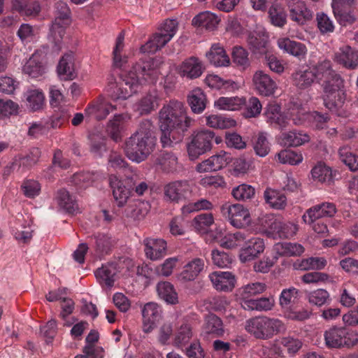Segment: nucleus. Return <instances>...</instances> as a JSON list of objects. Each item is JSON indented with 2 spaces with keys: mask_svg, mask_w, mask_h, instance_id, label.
I'll return each mask as SVG.
<instances>
[{
  "mask_svg": "<svg viewBox=\"0 0 358 358\" xmlns=\"http://www.w3.org/2000/svg\"><path fill=\"white\" fill-rule=\"evenodd\" d=\"M193 120L187 115L182 102L171 100L159 112V127L162 131L161 143L163 147L169 146L173 140L179 142L190 127Z\"/></svg>",
  "mask_w": 358,
  "mask_h": 358,
  "instance_id": "obj_1",
  "label": "nucleus"
},
{
  "mask_svg": "<svg viewBox=\"0 0 358 358\" xmlns=\"http://www.w3.org/2000/svg\"><path fill=\"white\" fill-rule=\"evenodd\" d=\"M155 127L149 120L140 122L136 131L124 141V151L129 159L136 163L145 161L155 149Z\"/></svg>",
  "mask_w": 358,
  "mask_h": 358,
  "instance_id": "obj_2",
  "label": "nucleus"
},
{
  "mask_svg": "<svg viewBox=\"0 0 358 358\" xmlns=\"http://www.w3.org/2000/svg\"><path fill=\"white\" fill-rule=\"evenodd\" d=\"M159 62L150 59L142 65L136 64L128 71L121 75L122 81L130 88L143 87L152 83L158 74Z\"/></svg>",
  "mask_w": 358,
  "mask_h": 358,
  "instance_id": "obj_3",
  "label": "nucleus"
},
{
  "mask_svg": "<svg viewBox=\"0 0 358 358\" xmlns=\"http://www.w3.org/2000/svg\"><path fill=\"white\" fill-rule=\"evenodd\" d=\"M245 329L257 339L268 340L275 335L284 333L286 326L279 319L259 316L247 320Z\"/></svg>",
  "mask_w": 358,
  "mask_h": 358,
  "instance_id": "obj_4",
  "label": "nucleus"
},
{
  "mask_svg": "<svg viewBox=\"0 0 358 358\" xmlns=\"http://www.w3.org/2000/svg\"><path fill=\"white\" fill-rule=\"evenodd\" d=\"M124 173V178L122 180H118L114 176H110L109 178L113 195L119 207L123 206L127 203L136 184L140 181L138 174L131 167L127 168Z\"/></svg>",
  "mask_w": 358,
  "mask_h": 358,
  "instance_id": "obj_5",
  "label": "nucleus"
},
{
  "mask_svg": "<svg viewBox=\"0 0 358 358\" xmlns=\"http://www.w3.org/2000/svg\"><path fill=\"white\" fill-rule=\"evenodd\" d=\"M70 10L66 2L59 1L56 3L55 19L49 35V40L55 43L57 49L66 33V27L70 24Z\"/></svg>",
  "mask_w": 358,
  "mask_h": 358,
  "instance_id": "obj_6",
  "label": "nucleus"
},
{
  "mask_svg": "<svg viewBox=\"0 0 358 358\" xmlns=\"http://www.w3.org/2000/svg\"><path fill=\"white\" fill-rule=\"evenodd\" d=\"M217 144L222 142V138L215 136V133L210 130H202L194 135L188 144L187 152L191 160H194L200 155L212 149L213 141Z\"/></svg>",
  "mask_w": 358,
  "mask_h": 358,
  "instance_id": "obj_7",
  "label": "nucleus"
},
{
  "mask_svg": "<svg viewBox=\"0 0 358 358\" xmlns=\"http://www.w3.org/2000/svg\"><path fill=\"white\" fill-rule=\"evenodd\" d=\"M324 339L329 348H350L358 343V334L345 327H333L325 331Z\"/></svg>",
  "mask_w": 358,
  "mask_h": 358,
  "instance_id": "obj_8",
  "label": "nucleus"
},
{
  "mask_svg": "<svg viewBox=\"0 0 358 358\" xmlns=\"http://www.w3.org/2000/svg\"><path fill=\"white\" fill-rule=\"evenodd\" d=\"M221 212L230 223L236 228L248 227L251 222L248 210L239 203H225L221 207Z\"/></svg>",
  "mask_w": 358,
  "mask_h": 358,
  "instance_id": "obj_9",
  "label": "nucleus"
},
{
  "mask_svg": "<svg viewBox=\"0 0 358 358\" xmlns=\"http://www.w3.org/2000/svg\"><path fill=\"white\" fill-rule=\"evenodd\" d=\"M322 71L320 63L315 66L301 69L294 74V83L296 87L301 89L315 87L317 83H321Z\"/></svg>",
  "mask_w": 358,
  "mask_h": 358,
  "instance_id": "obj_10",
  "label": "nucleus"
},
{
  "mask_svg": "<svg viewBox=\"0 0 358 358\" xmlns=\"http://www.w3.org/2000/svg\"><path fill=\"white\" fill-rule=\"evenodd\" d=\"M24 74L31 78L43 76L46 71V53L44 50H36L22 67Z\"/></svg>",
  "mask_w": 358,
  "mask_h": 358,
  "instance_id": "obj_11",
  "label": "nucleus"
},
{
  "mask_svg": "<svg viewBox=\"0 0 358 358\" xmlns=\"http://www.w3.org/2000/svg\"><path fill=\"white\" fill-rule=\"evenodd\" d=\"M189 193L190 187L187 180L171 182L164 187L166 200L173 203H179L185 200Z\"/></svg>",
  "mask_w": 358,
  "mask_h": 358,
  "instance_id": "obj_12",
  "label": "nucleus"
},
{
  "mask_svg": "<svg viewBox=\"0 0 358 358\" xmlns=\"http://www.w3.org/2000/svg\"><path fill=\"white\" fill-rule=\"evenodd\" d=\"M322 96L324 106L330 110L335 112L338 116L346 117L348 112L342 107L346 99L344 91H324Z\"/></svg>",
  "mask_w": 358,
  "mask_h": 358,
  "instance_id": "obj_13",
  "label": "nucleus"
},
{
  "mask_svg": "<svg viewBox=\"0 0 358 358\" xmlns=\"http://www.w3.org/2000/svg\"><path fill=\"white\" fill-rule=\"evenodd\" d=\"M288 7L291 20L298 24H305L313 17V12L303 1L291 0L289 2Z\"/></svg>",
  "mask_w": 358,
  "mask_h": 358,
  "instance_id": "obj_14",
  "label": "nucleus"
},
{
  "mask_svg": "<svg viewBox=\"0 0 358 358\" xmlns=\"http://www.w3.org/2000/svg\"><path fill=\"white\" fill-rule=\"evenodd\" d=\"M320 67H322L321 85L324 90H341L345 87L344 81L341 77L336 74L331 69V63L329 60L320 62Z\"/></svg>",
  "mask_w": 358,
  "mask_h": 358,
  "instance_id": "obj_15",
  "label": "nucleus"
},
{
  "mask_svg": "<svg viewBox=\"0 0 358 358\" xmlns=\"http://www.w3.org/2000/svg\"><path fill=\"white\" fill-rule=\"evenodd\" d=\"M143 245L146 257L152 261L162 259L166 253V242L164 239L146 238Z\"/></svg>",
  "mask_w": 358,
  "mask_h": 358,
  "instance_id": "obj_16",
  "label": "nucleus"
},
{
  "mask_svg": "<svg viewBox=\"0 0 358 358\" xmlns=\"http://www.w3.org/2000/svg\"><path fill=\"white\" fill-rule=\"evenodd\" d=\"M57 73L59 78L62 80H73L76 77L73 52L66 53L61 58L57 67Z\"/></svg>",
  "mask_w": 358,
  "mask_h": 358,
  "instance_id": "obj_17",
  "label": "nucleus"
},
{
  "mask_svg": "<svg viewBox=\"0 0 358 358\" xmlns=\"http://www.w3.org/2000/svg\"><path fill=\"white\" fill-rule=\"evenodd\" d=\"M264 250V243L260 238H252L247 243L245 248L241 249L239 258L241 262L253 260Z\"/></svg>",
  "mask_w": 358,
  "mask_h": 358,
  "instance_id": "obj_18",
  "label": "nucleus"
},
{
  "mask_svg": "<svg viewBox=\"0 0 358 358\" xmlns=\"http://www.w3.org/2000/svg\"><path fill=\"white\" fill-rule=\"evenodd\" d=\"M336 212V209L334 203H323L308 209L302 218L305 222H312L313 219H323L324 217H332Z\"/></svg>",
  "mask_w": 358,
  "mask_h": 358,
  "instance_id": "obj_19",
  "label": "nucleus"
},
{
  "mask_svg": "<svg viewBox=\"0 0 358 358\" xmlns=\"http://www.w3.org/2000/svg\"><path fill=\"white\" fill-rule=\"evenodd\" d=\"M277 44L278 48L284 52L299 59L304 58L308 52L304 44L292 41L289 38L283 37L278 38Z\"/></svg>",
  "mask_w": 358,
  "mask_h": 358,
  "instance_id": "obj_20",
  "label": "nucleus"
},
{
  "mask_svg": "<svg viewBox=\"0 0 358 358\" xmlns=\"http://www.w3.org/2000/svg\"><path fill=\"white\" fill-rule=\"evenodd\" d=\"M209 278L217 290L229 292L235 286V276L230 272L215 271Z\"/></svg>",
  "mask_w": 358,
  "mask_h": 358,
  "instance_id": "obj_21",
  "label": "nucleus"
},
{
  "mask_svg": "<svg viewBox=\"0 0 358 358\" xmlns=\"http://www.w3.org/2000/svg\"><path fill=\"white\" fill-rule=\"evenodd\" d=\"M334 61L345 68L355 69L358 66V52L350 46H343L335 53Z\"/></svg>",
  "mask_w": 358,
  "mask_h": 358,
  "instance_id": "obj_22",
  "label": "nucleus"
},
{
  "mask_svg": "<svg viewBox=\"0 0 358 358\" xmlns=\"http://www.w3.org/2000/svg\"><path fill=\"white\" fill-rule=\"evenodd\" d=\"M240 304L245 310L268 311L273 308L275 300L273 296H270L268 297L241 300Z\"/></svg>",
  "mask_w": 358,
  "mask_h": 358,
  "instance_id": "obj_23",
  "label": "nucleus"
},
{
  "mask_svg": "<svg viewBox=\"0 0 358 358\" xmlns=\"http://www.w3.org/2000/svg\"><path fill=\"white\" fill-rule=\"evenodd\" d=\"M208 60L217 67L228 66L230 64V59L224 48L219 44H213L210 50L206 52Z\"/></svg>",
  "mask_w": 358,
  "mask_h": 358,
  "instance_id": "obj_24",
  "label": "nucleus"
},
{
  "mask_svg": "<svg viewBox=\"0 0 358 358\" xmlns=\"http://www.w3.org/2000/svg\"><path fill=\"white\" fill-rule=\"evenodd\" d=\"M204 83L206 85L213 90L224 89H239L243 87V82H236L231 80H224L215 74L206 76Z\"/></svg>",
  "mask_w": 358,
  "mask_h": 358,
  "instance_id": "obj_25",
  "label": "nucleus"
},
{
  "mask_svg": "<svg viewBox=\"0 0 358 358\" xmlns=\"http://www.w3.org/2000/svg\"><path fill=\"white\" fill-rule=\"evenodd\" d=\"M224 328L222 320L214 314H210L206 317L203 335L205 338L209 336L220 337L224 334Z\"/></svg>",
  "mask_w": 358,
  "mask_h": 358,
  "instance_id": "obj_26",
  "label": "nucleus"
},
{
  "mask_svg": "<svg viewBox=\"0 0 358 358\" xmlns=\"http://www.w3.org/2000/svg\"><path fill=\"white\" fill-rule=\"evenodd\" d=\"M114 109L111 104L108 105L104 101V98L99 96L96 101L92 102L85 109V113L89 115H94L95 118L98 120H103L110 113V108Z\"/></svg>",
  "mask_w": 358,
  "mask_h": 358,
  "instance_id": "obj_27",
  "label": "nucleus"
},
{
  "mask_svg": "<svg viewBox=\"0 0 358 358\" xmlns=\"http://www.w3.org/2000/svg\"><path fill=\"white\" fill-rule=\"evenodd\" d=\"M203 260L195 258L187 263L180 273L178 279L183 282L194 280L203 269Z\"/></svg>",
  "mask_w": 358,
  "mask_h": 358,
  "instance_id": "obj_28",
  "label": "nucleus"
},
{
  "mask_svg": "<svg viewBox=\"0 0 358 358\" xmlns=\"http://www.w3.org/2000/svg\"><path fill=\"white\" fill-rule=\"evenodd\" d=\"M157 91H149L138 101V110L141 115H148L159 106Z\"/></svg>",
  "mask_w": 358,
  "mask_h": 358,
  "instance_id": "obj_29",
  "label": "nucleus"
},
{
  "mask_svg": "<svg viewBox=\"0 0 358 358\" xmlns=\"http://www.w3.org/2000/svg\"><path fill=\"white\" fill-rule=\"evenodd\" d=\"M220 21L219 17L215 14L210 11H204L193 18L192 24L195 27L212 31L217 28Z\"/></svg>",
  "mask_w": 358,
  "mask_h": 358,
  "instance_id": "obj_30",
  "label": "nucleus"
},
{
  "mask_svg": "<svg viewBox=\"0 0 358 358\" xmlns=\"http://www.w3.org/2000/svg\"><path fill=\"white\" fill-rule=\"evenodd\" d=\"M150 209V206L148 201L137 200L125 208L124 213L127 217L141 220L146 216Z\"/></svg>",
  "mask_w": 358,
  "mask_h": 358,
  "instance_id": "obj_31",
  "label": "nucleus"
},
{
  "mask_svg": "<svg viewBox=\"0 0 358 358\" xmlns=\"http://www.w3.org/2000/svg\"><path fill=\"white\" fill-rule=\"evenodd\" d=\"M171 38L170 36L161 34L159 31L154 34L152 38L141 47L143 53L152 54L163 48Z\"/></svg>",
  "mask_w": 358,
  "mask_h": 358,
  "instance_id": "obj_32",
  "label": "nucleus"
},
{
  "mask_svg": "<svg viewBox=\"0 0 358 358\" xmlns=\"http://www.w3.org/2000/svg\"><path fill=\"white\" fill-rule=\"evenodd\" d=\"M203 66L201 62L195 57L185 60L180 67V72L182 76L194 78L200 76L203 72Z\"/></svg>",
  "mask_w": 358,
  "mask_h": 358,
  "instance_id": "obj_33",
  "label": "nucleus"
},
{
  "mask_svg": "<svg viewBox=\"0 0 358 358\" xmlns=\"http://www.w3.org/2000/svg\"><path fill=\"white\" fill-rule=\"evenodd\" d=\"M59 207L66 212L73 214L78 210V205L73 195L65 189H60L56 196Z\"/></svg>",
  "mask_w": 358,
  "mask_h": 358,
  "instance_id": "obj_34",
  "label": "nucleus"
},
{
  "mask_svg": "<svg viewBox=\"0 0 358 358\" xmlns=\"http://www.w3.org/2000/svg\"><path fill=\"white\" fill-rule=\"evenodd\" d=\"M117 272V264L112 262L98 268L95 272V275L100 283L103 282L106 286L111 287L113 286L115 282L114 277Z\"/></svg>",
  "mask_w": 358,
  "mask_h": 358,
  "instance_id": "obj_35",
  "label": "nucleus"
},
{
  "mask_svg": "<svg viewBox=\"0 0 358 358\" xmlns=\"http://www.w3.org/2000/svg\"><path fill=\"white\" fill-rule=\"evenodd\" d=\"M206 95L202 91H193L187 96V102L194 114L201 113L207 104Z\"/></svg>",
  "mask_w": 358,
  "mask_h": 358,
  "instance_id": "obj_36",
  "label": "nucleus"
},
{
  "mask_svg": "<svg viewBox=\"0 0 358 358\" xmlns=\"http://www.w3.org/2000/svg\"><path fill=\"white\" fill-rule=\"evenodd\" d=\"M41 151L37 148H33L26 155L15 157L18 162V169L26 171L36 165L41 157Z\"/></svg>",
  "mask_w": 358,
  "mask_h": 358,
  "instance_id": "obj_37",
  "label": "nucleus"
},
{
  "mask_svg": "<svg viewBox=\"0 0 358 358\" xmlns=\"http://www.w3.org/2000/svg\"><path fill=\"white\" fill-rule=\"evenodd\" d=\"M252 85L256 90H275L278 87L275 81L262 71L254 73Z\"/></svg>",
  "mask_w": 358,
  "mask_h": 358,
  "instance_id": "obj_38",
  "label": "nucleus"
},
{
  "mask_svg": "<svg viewBox=\"0 0 358 358\" xmlns=\"http://www.w3.org/2000/svg\"><path fill=\"white\" fill-rule=\"evenodd\" d=\"M270 229L276 233L281 238H288L293 236L298 228L293 223H283L278 220H274L270 225Z\"/></svg>",
  "mask_w": 358,
  "mask_h": 358,
  "instance_id": "obj_39",
  "label": "nucleus"
},
{
  "mask_svg": "<svg viewBox=\"0 0 358 358\" xmlns=\"http://www.w3.org/2000/svg\"><path fill=\"white\" fill-rule=\"evenodd\" d=\"M157 293L159 297L170 304L178 303V294L173 285L169 282H161L157 286Z\"/></svg>",
  "mask_w": 358,
  "mask_h": 358,
  "instance_id": "obj_40",
  "label": "nucleus"
},
{
  "mask_svg": "<svg viewBox=\"0 0 358 358\" xmlns=\"http://www.w3.org/2000/svg\"><path fill=\"white\" fill-rule=\"evenodd\" d=\"M17 35L24 44L37 41L39 38L38 29L29 24H22L19 27Z\"/></svg>",
  "mask_w": 358,
  "mask_h": 358,
  "instance_id": "obj_41",
  "label": "nucleus"
},
{
  "mask_svg": "<svg viewBox=\"0 0 358 358\" xmlns=\"http://www.w3.org/2000/svg\"><path fill=\"white\" fill-rule=\"evenodd\" d=\"M123 120L122 115H116L107 124L106 132L108 136L115 142H119L122 140L121 132L123 129Z\"/></svg>",
  "mask_w": 358,
  "mask_h": 358,
  "instance_id": "obj_42",
  "label": "nucleus"
},
{
  "mask_svg": "<svg viewBox=\"0 0 358 358\" xmlns=\"http://www.w3.org/2000/svg\"><path fill=\"white\" fill-rule=\"evenodd\" d=\"M311 174L314 180L322 183L331 185L333 182V173L330 167L324 163L320 162L315 166Z\"/></svg>",
  "mask_w": 358,
  "mask_h": 358,
  "instance_id": "obj_43",
  "label": "nucleus"
},
{
  "mask_svg": "<svg viewBox=\"0 0 358 358\" xmlns=\"http://www.w3.org/2000/svg\"><path fill=\"white\" fill-rule=\"evenodd\" d=\"M265 201L273 208L283 209L287 204L286 196L279 191L266 189L264 194Z\"/></svg>",
  "mask_w": 358,
  "mask_h": 358,
  "instance_id": "obj_44",
  "label": "nucleus"
},
{
  "mask_svg": "<svg viewBox=\"0 0 358 358\" xmlns=\"http://www.w3.org/2000/svg\"><path fill=\"white\" fill-rule=\"evenodd\" d=\"M246 103L245 98L238 96L220 97L215 102V106L221 110H236Z\"/></svg>",
  "mask_w": 358,
  "mask_h": 358,
  "instance_id": "obj_45",
  "label": "nucleus"
},
{
  "mask_svg": "<svg viewBox=\"0 0 358 358\" xmlns=\"http://www.w3.org/2000/svg\"><path fill=\"white\" fill-rule=\"evenodd\" d=\"M271 23L278 27H282L287 23V13L279 3H273L268 10Z\"/></svg>",
  "mask_w": 358,
  "mask_h": 358,
  "instance_id": "obj_46",
  "label": "nucleus"
},
{
  "mask_svg": "<svg viewBox=\"0 0 358 358\" xmlns=\"http://www.w3.org/2000/svg\"><path fill=\"white\" fill-rule=\"evenodd\" d=\"M88 138L90 141V151L96 156L101 157L102 152L106 150V137L99 131H95L90 132Z\"/></svg>",
  "mask_w": 358,
  "mask_h": 358,
  "instance_id": "obj_47",
  "label": "nucleus"
},
{
  "mask_svg": "<svg viewBox=\"0 0 358 358\" xmlns=\"http://www.w3.org/2000/svg\"><path fill=\"white\" fill-rule=\"evenodd\" d=\"M275 250L280 256H298L301 255L304 248L299 243H278L275 245Z\"/></svg>",
  "mask_w": 358,
  "mask_h": 358,
  "instance_id": "obj_48",
  "label": "nucleus"
},
{
  "mask_svg": "<svg viewBox=\"0 0 358 358\" xmlns=\"http://www.w3.org/2000/svg\"><path fill=\"white\" fill-rule=\"evenodd\" d=\"M282 141L285 145L289 147H296L308 142L309 136L306 134L292 131L282 134Z\"/></svg>",
  "mask_w": 358,
  "mask_h": 358,
  "instance_id": "obj_49",
  "label": "nucleus"
},
{
  "mask_svg": "<svg viewBox=\"0 0 358 358\" xmlns=\"http://www.w3.org/2000/svg\"><path fill=\"white\" fill-rule=\"evenodd\" d=\"M289 104V110H290V115L293 117L294 124H301L303 116L307 113L306 110L304 108L303 101L298 97H292Z\"/></svg>",
  "mask_w": 358,
  "mask_h": 358,
  "instance_id": "obj_50",
  "label": "nucleus"
},
{
  "mask_svg": "<svg viewBox=\"0 0 358 358\" xmlns=\"http://www.w3.org/2000/svg\"><path fill=\"white\" fill-rule=\"evenodd\" d=\"M268 36L264 29L259 28L250 32L248 37L249 45L255 50L264 48L268 42Z\"/></svg>",
  "mask_w": 358,
  "mask_h": 358,
  "instance_id": "obj_51",
  "label": "nucleus"
},
{
  "mask_svg": "<svg viewBox=\"0 0 358 358\" xmlns=\"http://www.w3.org/2000/svg\"><path fill=\"white\" fill-rule=\"evenodd\" d=\"M206 124L213 128L224 129L235 127L236 122L231 118L211 115L206 117Z\"/></svg>",
  "mask_w": 358,
  "mask_h": 358,
  "instance_id": "obj_52",
  "label": "nucleus"
},
{
  "mask_svg": "<svg viewBox=\"0 0 358 358\" xmlns=\"http://www.w3.org/2000/svg\"><path fill=\"white\" fill-rule=\"evenodd\" d=\"M300 292L295 287L284 289L279 298V303L282 308H290L292 304L295 303L299 296Z\"/></svg>",
  "mask_w": 358,
  "mask_h": 358,
  "instance_id": "obj_53",
  "label": "nucleus"
},
{
  "mask_svg": "<svg viewBox=\"0 0 358 358\" xmlns=\"http://www.w3.org/2000/svg\"><path fill=\"white\" fill-rule=\"evenodd\" d=\"M341 160L348 166L350 170H358V156L353 154L348 147L341 148L338 150Z\"/></svg>",
  "mask_w": 358,
  "mask_h": 358,
  "instance_id": "obj_54",
  "label": "nucleus"
},
{
  "mask_svg": "<svg viewBox=\"0 0 358 358\" xmlns=\"http://www.w3.org/2000/svg\"><path fill=\"white\" fill-rule=\"evenodd\" d=\"M266 289V285L262 282L248 284L242 287L240 294L241 301L252 299V296L263 293Z\"/></svg>",
  "mask_w": 358,
  "mask_h": 358,
  "instance_id": "obj_55",
  "label": "nucleus"
},
{
  "mask_svg": "<svg viewBox=\"0 0 358 358\" xmlns=\"http://www.w3.org/2000/svg\"><path fill=\"white\" fill-rule=\"evenodd\" d=\"M255 188L247 184H241L232 190L233 196L238 201H246L255 196Z\"/></svg>",
  "mask_w": 358,
  "mask_h": 358,
  "instance_id": "obj_56",
  "label": "nucleus"
},
{
  "mask_svg": "<svg viewBox=\"0 0 358 358\" xmlns=\"http://www.w3.org/2000/svg\"><path fill=\"white\" fill-rule=\"evenodd\" d=\"M233 62L238 67L245 69L250 66L248 52L240 46H236L232 50Z\"/></svg>",
  "mask_w": 358,
  "mask_h": 358,
  "instance_id": "obj_57",
  "label": "nucleus"
},
{
  "mask_svg": "<svg viewBox=\"0 0 358 358\" xmlns=\"http://www.w3.org/2000/svg\"><path fill=\"white\" fill-rule=\"evenodd\" d=\"M253 148L255 153L260 157H265L268 155L270 148L265 133L260 132L254 138Z\"/></svg>",
  "mask_w": 358,
  "mask_h": 358,
  "instance_id": "obj_58",
  "label": "nucleus"
},
{
  "mask_svg": "<svg viewBox=\"0 0 358 358\" xmlns=\"http://www.w3.org/2000/svg\"><path fill=\"white\" fill-rule=\"evenodd\" d=\"M94 238L96 241V251L98 253L101 255L106 254L110 250L113 246V241L111 238L107 234H98L94 236Z\"/></svg>",
  "mask_w": 358,
  "mask_h": 358,
  "instance_id": "obj_59",
  "label": "nucleus"
},
{
  "mask_svg": "<svg viewBox=\"0 0 358 358\" xmlns=\"http://www.w3.org/2000/svg\"><path fill=\"white\" fill-rule=\"evenodd\" d=\"M161 310L158 305L153 302L147 303L143 310L142 315L145 321H155L157 322L160 317Z\"/></svg>",
  "mask_w": 358,
  "mask_h": 358,
  "instance_id": "obj_60",
  "label": "nucleus"
},
{
  "mask_svg": "<svg viewBox=\"0 0 358 358\" xmlns=\"http://www.w3.org/2000/svg\"><path fill=\"white\" fill-rule=\"evenodd\" d=\"M28 107L31 111L43 108L45 103V96L41 91H32V94L27 98Z\"/></svg>",
  "mask_w": 358,
  "mask_h": 358,
  "instance_id": "obj_61",
  "label": "nucleus"
},
{
  "mask_svg": "<svg viewBox=\"0 0 358 358\" xmlns=\"http://www.w3.org/2000/svg\"><path fill=\"white\" fill-rule=\"evenodd\" d=\"M262 108V106L259 100L256 97H251L246 105L243 115L245 118L256 117L260 114Z\"/></svg>",
  "mask_w": 358,
  "mask_h": 358,
  "instance_id": "obj_62",
  "label": "nucleus"
},
{
  "mask_svg": "<svg viewBox=\"0 0 358 358\" xmlns=\"http://www.w3.org/2000/svg\"><path fill=\"white\" fill-rule=\"evenodd\" d=\"M327 264V261L323 257H310L303 259L300 264V267L303 270L322 269Z\"/></svg>",
  "mask_w": 358,
  "mask_h": 358,
  "instance_id": "obj_63",
  "label": "nucleus"
},
{
  "mask_svg": "<svg viewBox=\"0 0 358 358\" xmlns=\"http://www.w3.org/2000/svg\"><path fill=\"white\" fill-rule=\"evenodd\" d=\"M211 255L213 263L219 267H227L232 262V258L227 252L213 250Z\"/></svg>",
  "mask_w": 358,
  "mask_h": 358,
  "instance_id": "obj_64",
  "label": "nucleus"
}]
</instances>
